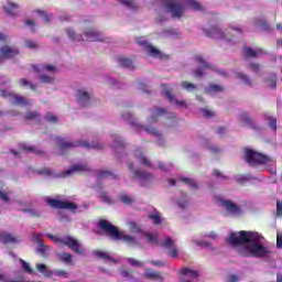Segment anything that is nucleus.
I'll list each match as a JSON object with an SVG mask.
<instances>
[{"label": "nucleus", "instance_id": "1", "mask_svg": "<svg viewBox=\"0 0 282 282\" xmlns=\"http://www.w3.org/2000/svg\"><path fill=\"white\" fill-rule=\"evenodd\" d=\"M227 243L236 249L240 257L263 259L268 257V248L261 241V235L254 231H231L226 239Z\"/></svg>", "mask_w": 282, "mask_h": 282}, {"label": "nucleus", "instance_id": "2", "mask_svg": "<svg viewBox=\"0 0 282 282\" xmlns=\"http://www.w3.org/2000/svg\"><path fill=\"white\" fill-rule=\"evenodd\" d=\"M164 3L165 10L170 12L173 19L184 17V12L192 8V10H202V4L196 0H154Z\"/></svg>", "mask_w": 282, "mask_h": 282}, {"label": "nucleus", "instance_id": "3", "mask_svg": "<svg viewBox=\"0 0 282 282\" xmlns=\"http://www.w3.org/2000/svg\"><path fill=\"white\" fill-rule=\"evenodd\" d=\"M80 28L84 29L83 34L76 32V30L69 28L66 29V34L73 43H83L85 41H102V34L98 32L96 29L89 26V23L87 21H83Z\"/></svg>", "mask_w": 282, "mask_h": 282}, {"label": "nucleus", "instance_id": "4", "mask_svg": "<svg viewBox=\"0 0 282 282\" xmlns=\"http://www.w3.org/2000/svg\"><path fill=\"white\" fill-rule=\"evenodd\" d=\"M206 34L210 36V39L223 41L226 45H232L241 39V28L231 26L230 29L224 30L220 26H213Z\"/></svg>", "mask_w": 282, "mask_h": 282}, {"label": "nucleus", "instance_id": "5", "mask_svg": "<svg viewBox=\"0 0 282 282\" xmlns=\"http://www.w3.org/2000/svg\"><path fill=\"white\" fill-rule=\"evenodd\" d=\"M98 227L116 241L121 240V241H124V243H133L134 246L138 243V240L135 239V237L120 232L118 230V227L113 226L109 220H105V219L99 220Z\"/></svg>", "mask_w": 282, "mask_h": 282}, {"label": "nucleus", "instance_id": "6", "mask_svg": "<svg viewBox=\"0 0 282 282\" xmlns=\"http://www.w3.org/2000/svg\"><path fill=\"white\" fill-rule=\"evenodd\" d=\"M121 118L123 120H129L130 124H132V127H135L137 129H139V131H145L150 135L155 137L156 144H159V147H164V135H162V132L158 131V129H155L153 127H144V126L138 123V121L133 120V115H131V112H123L121 115Z\"/></svg>", "mask_w": 282, "mask_h": 282}, {"label": "nucleus", "instance_id": "7", "mask_svg": "<svg viewBox=\"0 0 282 282\" xmlns=\"http://www.w3.org/2000/svg\"><path fill=\"white\" fill-rule=\"evenodd\" d=\"M144 237L148 239L149 243L152 246H163V248H166V250H170V257L172 259H176L178 257L180 251H177V248L175 247V242L171 237H166L163 242H160V238L155 234H144Z\"/></svg>", "mask_w": 282, "mask_h": 282}, {"label": "nucleus", "instance_id": "8", "mask_svg": "<svg viewBox=\"0 0 282 282\" xmlns=\"http://www.w3.org/2000/svg\"><path fill=\"white\" fill-rule=\"evenodd\" d=\"M47 238L51 239V241H54L57 246H61V247L66 246L67 248H69V250H72L76 254L84 253L83 250H80V242H78V240H76V238L72 236L56 237V236H52V234H48Z\"/></svg>", "mask_w": 282, "mask_h": 282}, {"label": "nucleus", "instance_id": "9", "mask_svg": "<svg viewBox=\"0 0 282 282\" xmlns=\"http://www.w3.org/2000/svg\"><path fill=\"white\" fill-rule=\"evenodd\" d=\"M33 69L39 73V78L42 80V83H45L46 85H54L55 79L48 74H56V66L45 64L40 67L33 66Z\"/></svg>", "mask_w": 282, "mask_h": 282}, {"label": "nucleus", "instance_id": "10", "mask_svg": "<svg viewBox=\"0 0 282 282\" xmlns=\"http://www.w3.org/2000/svg\"><path fill=\"white\" fill-rule=\"evenodd\" d=\"M245 160L249 166H257L259 164H269L270 159L265 154H261L252 149L245 150Z\"/></svg>", "mask_w": 282, "mask_h": 282}, {"label": "nucleus", "instance_id": "11", "mask_svg": "<svg viewBox=\"0 0 282 282\" xmlns=\"http://www.w3.org/2000/svg\"><path fill=\"white\" fill-rule=\"evenodd\" d=\"M55 142L59 147L61 151H69V149H74V147H83L84 149H101L100 145L89 144L87 141L72 143L61 137H55Z\"/></svg>", "mask_w": 282, "mask_h": 282}, {"label": "nucleus", "instance_id": "12", "mask_svg": "<svg viewBox=\"0 0 282 282\" xmlns=\"http://www.w3.org/2000/svg\"><path fill=\"white\" fill-rule=\"evenodd\" d=\"M0 94H1L2 98H6L12 105H18L19 107H30V105H32V102L30 100H28V98H25L21 95L11 93L9 90L2 89L0 91Z\"/></svg>", "mask_w": 282, "mask_h": 282}, {"label": "nucleus", "instance_id": "13", "mask_svg": "<svg viewBox=\"0 0 282 282\" xmlns=\"http://www.w3.org/2000/svg\"><path fill=\"white\" fill-rule=\"evenodd\" d=\"M158 118H166L167 120H175V113L166 111L163 108H153L151 110V117L148 119V122H158Z\"/></svg>", "mask_w": 282, "mask_h": 282}, {"label": "nucleus", "instance_id": "14", "mask_svg": "<svg viewBox=\"0 0 282 282\" xmlns=\"http://www.w3.org/2000/svg\"><path fill=\"white\" fill-rule=\"evenodd\" d=\"M46 203L52 208H58L59 210H76L77 208L76 204L72 202H63L54 198H47Z\"/></svg>", "mask_w": 282, "mask_h": 282}, {"label": "nucleus", "instance_id": "15", "mask_svg": "<svg viewBox=\"0 0 282 282\" xmlns=\"http://www.w3.org/2000/svg\"><path fill=\"white\" fill-rule=\"evenodd\" d=\"M217 202H218L219 206H223V208L228 210L230 213V215L238 216L241 214V208L239 206L235 205V203H232V200L217 197Z\"/></svg>", "mask_w": 282, "mask_h": 282}, {"label": "nucleus", "instance_id": "16", "mask_svg": "<svg viewBox=\"0 0 282 282\" xmlns=\"http://www.w3.org/2000/svg\"><path fill=\"white\" fill-rule=\"evenodd\" d=\"M128 169L133 173L134 180H139V182H149L151 181V173L140 170V169H134L133 163H128Z\"/></svg>", "mask_w": 282, "mask_h": 282}, {"label": "nucleus", "instance_id": "17", "mask_svg": "<svg viewBox=\"0 0 282 282\" xmlns=\"http://www.w3.org/2000/svg\"><path fill=\"white\" fill-rule=\"evenodd\" d=\"M162 91H163L165 98H167V100H170V102H174V105H176V107H180L181 109H186V107H188V105H186V101L177 100L175 98V96H173V94H171V88L169 87V85L163 84Z\"/></svg>", "mask_w": 282, "mask_h": 282}, {"label": "nucleus", "instance_id": "18", "mask_svg": "<svg viewBox=\"0 0 282 282\" xmlns=\"http://www.w3.org/2000/svg\"><path fill=\"white\" fill-rule=\"evenodd\" d=\"M196 61L199 65V67L194 72V76L196 78H202L204 74H206V69H213V66L208 64V62L205 61V58L202 55L196 56Z\"/></svg>", "mask_w": 282, "mask_h": 282}, {"label": "nucleus", "instance_id": "19", "mask_svg": "<svg viewBox=\"0 0 282 282\" xmlns=\"http://www.w3.org/2000/svg\"><path fill=\"white\" fill-rule=\"evenodd\" d=\"M138 43L141 47L145 48L149 56H152L153 58H162V52L149 44V42L144 41V39L138 40Z\"/></svg>", "mask_w": 282, "mask_h": 282}, {"label": "nucleus", "instance_id": "20", "mask_svg": "<svg viewBox=\"0 0 282 282\" xmlns=\"http://www.w3.org/2000/svg\"><path fill=\"white\" fill-rule=\"evenodd\" d=\"M18 54L19 48L15 46L4 45L0 48V63L3 62V58H14Z\"/></svg>", "mask_w": 282, "mask_h": 282}, {"label": "nucleus", "instance_id": "21", "mask_svg": "<svg viewBox=\"0 0 282 282\" xmlns=\"http://www.w3.org/2000/svg\"><path fill=\"white\" fill-rule=\"evenodd\" d=\"M199 273L195 270L185 268L181 270V282H197Z\"/></svg>", "mask_w": 282, "mask_h": 282}, {"label": "nucleus", "instance_id": "22", "mask_svg": "<svg viewBox=\"0 0 282 282\" xmlns=\"http://www.w3.org/2000/svg\"><path fill=\"white\" fill-rule=\"evenodd\" d=\"M42 235L41 234H35L33 236V240L37 243L39 248L35 250L37 254H41L42 257H46L47 252L52 250L50 246H46L43 243V239H41Z\"/></svg>", "mask_w": 282, "mask_h": 282}, {"label": "nucleus", "instance_id": "23", "mask_svg": "<svg viewBox=\"0 0 282 282\" xmlns=\"http://www.w3.org/2000/svg\"><path fill=\"white\" fill-rule=\"evenodd\" d=\"M85 171H89V166H87V164H74L70 169L62 172L61 177H69V175H74V173H83Z\"/></svg>", "mask_w": 282, "mask_h": 282}, {"label": "nucleus", "instance_id": "24", "mask_svg": "<svg viewBox=\"0 0 282 282\" xmlns=\"http://www.w3.org/2000/svg\"><path fill=\"white\" fill-rule=\"evenodd\" d=\"M77 102L80 107H89V100H91V95L85 90V88L77 90Z\"/></svg>", "mask_w": 282, "mask_h": 282}, {"label": "nucleus", "instance_id": "25", "mask_svg": "<svg viewBox=\"0 0 282 282\" xmlns=\"http://www.w3.org/2000/svg\"><path fill=\"white\" fill-rule=\"evenodd\" d=\"M93 254H95L97 259H101V261H105V263H108V265H116L120 263V260H116L111 258V256H109V253L105 251H94Z\"/></svg>", "mask_w": 282, "mask_h": 282}, {"label": "nucleus", "instance_id": "26", "mask_svg": "<svg viewBox=\"0 0 282 282\" xmlns=\"http://www.w3.org/2000/svg\"><path fill=\"white\" fill-rule=\"evenodd\" d=\"M112 141H113V150L116 153H122L124 151V147H127V143L124 142V139L118 134H112Z\"/></svg>", "mask_w": 282, "mask_h": 282}, {"label": "nucleus", "instance_id": "27", "mask_svg": "<svg viewBox=\"0 0 282 282\" xmlns=\"http://www.w3.org/2000/svg\"><path fill=\"white\" fill-rule=\"evenodd\" d=\"M143 276L150 281L164 282V275L159 271H153V269H145Z\"/></svg>", "mask_w": 282, "mask_h": 282}, {"label": "nucleus", "instance_id": "28", "mask_svg": "<svg viewBox=\"0 0 282 282\" xmlns=\"http://www.w3.org/2000/svg\"><path fill=\"white\" fill-rule=\"evenodd\" d=\"M3 8L7 14H10V17H17V13L19 12V4L12 2V0H7V3L3 6Z\"/></svg>", "mask_w": 282, "mask_h": 282}, {"label": "nucleus", "instance_id": "29", "mask_svg": "<svg viewBox=\"0 0 282 282\" xmlns=\"http://www.w3.org/2000/svg\"><path fill=\"white\" fill-rule=\"evenodd\" d=\"M97 181L100 182L101 180H117V175L113 172L107 170H98L96 172Z\"/></svg>", "mask_w": 282, "mask_h": 282}, {"label": "nucleus", "instance_id": "30", "mask_svg": "<svg viewBox=\"0 0 282 282\" xmlns=\"http://www.w3.org/2000/svg\"><path fill=\"white\" fill-rule=\"evenodd\" d=\"M134 158H137V160H139V162H141V164H143L144 166H150L152 167L153 165L151 164V161H149L145 156H144V151H142V148L135 149L133 152Z\"/></svg>", "mask_w": 282, "mask_h": 282}, {"label": "nucleus", "instance_id": "31", "mask_svg": "<svg viewBox=\"0 0 282 282\" xmlns=\"http://www.w3.org/2000/svg\"><path fill=\"white\" fill-rule=\"evenodd\" d=\"M243 52L248 58H259V56H261V54H265V51H263L261 48H258L254 51L252 47H248V46H246L243 48Z\"/></svg>", "mask_w": 282, "mask_h": 282}, {"label": "nucleus", "instance_id": "32", "mask_svg": "<svg viewBox=\"0 0 282 282\" xmlns=\"http://www.w3.org/2000/svg\"><path fill=\"white\" fill-rule=\"evenodd\" d=\"M224 91V88L220 85L210 84L205 88V93L208 94V96H217V94H221Z\"/></svg>", "mask_w": 282, "mask_h": 282}, {"label": "nucleus", "instance_id": "33", "mask_svg": "<svg viewBox=\"0 0 282 282\" xmlns=\"http://www.w3.org/2000/svg\"><path fill=\"white\" fill-rule=\"evenodd\" d=\"M0 241L2 243H17L19 241L17 237L12 236V234H8L6 231L0 232Z\"/></svg>", "mask_w": 282, "mask_h": 282}, {"label": "nucleus", "instance_id": "34", "mask_svg": "<svg viewBox=\"0 0 282 282\" xmlns=\"http://www.w3.org/2000/svg\"><path fill=\"white\" fill-rule=\"evenodd\" d=\"M57 257L62 263H65L66 265H74V257L70 253L59 252L57 253Z\"/></svg>", "mask_w": 282, "mask_h": 282}, {"label": "nucleus", "instance_id": "35", "mask_svg": "<svg viewBox=\"0 0 282 282\" xmlns=\"http://www.w3.org/2000/svg\"><path fill=\"white\" fill-rule=\"evenodd\" d=\"M20 149L22 151H24V153H35V155H43V151H41L37 148H34L32 145H28L25 143H21Z\"/></svg>", "mask_w": 282, "mask_h": 282}, {"label": "nucleus", "instance_id": "36", "mask_svg": "<svg viewBox=\"0 0 282 282\" xmlns=\"http://www.w3.org/2000/svg\"><path fill=\"white\" fill-rule=\"evenodd\" d=\"M177 208L182 210L188 206V196L185 193H181L178 199L176 200Z\"/></svg>", "mask_w": 282, "mask_h": 282}, {"label": "nucleus", "instance_id": "37", "mask_svg": "<svg viewBox=\"0 0 282 282\" xmlns=\"http://www.w3.org/2000/svg\"><path fill=\"white\" fill-rule=\"evenodd\" d=\"M118 63L120 67H124L126 69H135V66L133 65V62L130 58L119 57Z\"/></svg>", "mask_w": 282, "mask_h": 282}, {"label": "nucleus", "instance_id": "38", "mask_svg": "<svg viewBox=\"0 0 282 282\" xmlns=\"http://www.w3.org/2000/svg\"><path fill=\"white\" fill-rule=\"evenodd\" d=\"M236 78H238V80H241V83H243V85H247V87H252V79H250V77L245 73H236Z\"/></svg>", "mask_w": 282, "mask_h": 282}, {"label": "nucleus", "instance_id": "39", "mask_svg": "<svg viewBox=\"0 0 282 282\" xmlns=\"http://www.w3.org/2000/svg\"><path fill=\"white\" fill-rule=\"evenodd\" d=\"M119 200L121 204H124L126 206H131L134 202L133 197L127 193H121L119 196Z\"/></svg>", "mask_w": 282, "mask_h": 282}, {"label": "nucleus", "instance_id": "40", "mask_svg": "<svg viewBox=\"0 0 282 282\" xmlns=\"http://www.w3.org/2000/svg\"><path fill=\"white\" fill-rule=\"evenodd\" d=\"M234 180L238 182V184H246V182H250L252 180V175L250 174H236Z\"/></svg>", "mask_w": 282, "mask_h": 282}, {"label": "nucleus", "instance_id": "41", "mask_svg": "<svg viewBox=\"0 0 282 282\" xmlns=\"http://www.w3.org/2000/svg\"><path fill=\"white\" fill-rule=\"evenodd\" d=\"M128 226L130 232H132L133 235H142V228H140V225H138V223L130 220L128 223Z\"/></svg>", "mask_w": 282, "mask_h": 282}, {"label": "nucleus", "instance_id": "42", "mask_svg": "<svg viewBox=\"0 0 282 282\" xmlns=\"http://www.w3.org/2000/svg\"><path fill=\"white\" fill-rule=\"evenodd\" d=\"M178 182H182L186 186H189V188H197V182L193 178L181 176L178 177Z\"/></svg>", "mask_w": 282, "mask_h": 282}, {"label": "nucleus", "instance_id": "43", "mask_svg": "<svg viewBox=\"0 0 282 282\" xmlns=\"http://www.w3.org/2000/svg\"><path fill=\"white\" fill-rule=\"evenodd\" d=\"M265 84L270 89H276V74L269 75V78H265Z\"/></svg>", "mask_w": 282, "mask_h": 282}, {"label": "nucleus", "instance_id": "44", "mask_svg": "<svg viewBox=\"0 0 282 282\" xmlns=\"http://www.w3.org/2000/svg\"><path fill=\"white\" fill-rule=\"evenodd\" d=\"M163 36H170V39H180V33L175 29H167L163 32Z\"/></svg>", "mask_w": 282, "mask_h": 282}, {"label": "nucleus", "instance_id": "45", "mask_svg": "<svg viewBox=\"0 0 282 282\" xmlns=\"http://www.w3.org/2000/svg\"><path fill=\"white\" fill-rule=\"evenodd\" d=\"M181 87L185 89V91H189V93L195 91V89H197V85L188 82L181 83Z\"/></svg>", "mask_w": 282, "mask_h": 282}, {"label": "nucleus", "instance_id": "46", "mask_svg": "<svg viewBox=\"0 0 282 282\" xmlns=\"http://www.w3.org/2000/svg\"><path fill=\"white\" fill-rule=\"evenodd\" d=\"M265 121L268 122L271 131H273V133H276V118H274V117H267Z\"/></svg>", "mask_w": 282, "mask_h": 282}, {"label": "nucleus", "instance_id": "47", "mask_svg": "<svg viewBox=\"0 0 282 282\" xmlns=\"http://www.w3.org/2000/svg\"><path fill=\"white\" fill-rule=\"evenodd\" d=\"M36 14H37V17L43 19V21H45V23H47V21H52V13H47L43 10H37Z\"/></svg>", "mask_w": 282, "mask_h": 282}, {"label": "nucleus", "instance_id": "48", "mask_svg": "<svg viewBox=\"0 0 282 282\" xmlns=\"http://www.w3.org/2000/svg\"><path fill=\"white\" fill-rule=\"evenodd\" d=\"M19 85H21L22 87H30L32 91H36V85L30 83V80L25 78L19 79Z\"/></svg>", "mask_w": 282, "mask_h": 282}, {"label": "nucleus", "instance_id": "49", "mask_svg": "<svg viewBox=\"0 0 282 282\" xmlns=\"http://www.w3.org/2000/svg\"><path fill=\"white\" fill-rule=\"evenodd\" d=\"M36 270L41 272L44 276H52V272L47 271V265L36 264Z\"/></svg>", "mask_w": 282, "mask_h": 282}, {"label": "nucleus", "instance_id": "50", "mask_svg": "<svg viewBox=\"0 0 282 282\" xmlns=\"http://www.w3.org/2000/svg\"><path fill=\"white\" fill-rule=\"evenodd\" d=\"M20 263L24 272H26V274H34V270L30 268V264L28 262H25L23 259H20Z\"/></svg>", "mask_w": 282, "mask_h": 282}, {"label": "nucleus", "instance_id": "51", "mask_svg": "<svg viewBox=\"0 0 282 282\" xmlns=\"http://www.w3.org/2000/svg\"><path fill=\"white\" fill-rule=\"evenodd\" d=\"M120 3L130 10H135V0H120Z\"/></svg>", "mask_w": 282, "mask_h": 282}, {"label": "nucleus", "instance_id": "52", "mask_svg": "<svg viewBox=\"0 0 282 282\" xmlns=\"http://www.w3.org/2000/svg\"><path fill=\"white\" fill-rule=\"evenodd\" d=\"M192 241L193 243H195L196 246H199L200 248H210V242L208 241H202V240H198L197 238H193Z\"/></svg>", "mask_w": 282, "mask_h": 282}, {"label": "nucleus", "instance_id": "53", "mask_svg": "<svg viewBox=\"0 0 282 282\" xmlns=\"http://www.w3.org/2000/svg\"><path fill=\"white\" fill-rule=\"evenodd\" d=\"M99 199L104 202V204H111V198L107 194V192H100L99 193Z\"/></svg>", "mask_w": 282, "mask_h": 282}, {"label": "nucleus", "instance_id": "54", "mask_svg": "<svg viewBox=\"0 0 282 282\" xmlns=\"http://www.w3.org/2000/svg\"><path fill=\"white\" fill-rule=\"evenodd\" d=\"M41 115H39V112L33 111V112H28L24 118L25 120H39Z\"/></svg>", "mask_w": 282, "mask_h": 282}, {"label": "nucleus", "instance_id": "55", "mask_svg": "<svg viewBox=\"0 0 282 282\" xmlns=\"http://www.w3.org/2000/svg\"><path fill=\"white\" fill-rule=\"evenodd\" d=\"M149 217L155 226H160V224H162V218L160 217V215L151 214Z\"/></svg>", "mask_w": 282, "mask_h": 282}, {"label": "nucleus", "instance_id": "56", "mask_svg": "<svg viewBox=\"0 0 282 282\" xmlns=\"http://www.w3.org/2000/svg\"><path fill=\"white\" fill-rule=\"evenodd\" d=\"M241 120L242 122H245V124H249V126L253 124L252 119H250V115H248V112H243L241 115Z\"/></svg>", "mask_w": 282, "mask_h": 282}, {"label": "nucleus", "instance_id": "57", "mask_svg": "<svg viewBox=\"0 0 282 282\" xmlns=\"http://www.w3.org/2000/svg\"><path fill=\"white\" fill-rule=\"evenodd\" d=\"M247 67L250 69V72H254V74L261 69V65L258 63H250Z\"/></svg>", "mask_w": 282, "mask_h": 282}, {"label": "nucleus", "instance_id": "58", "mask_svg": "<svg viewBox=\"0 0 282 282\" xmlns=\"http://www.w3.org/2000/svg\"><path fill=\"white\" fill-rule=\"evenodd\" d=\"M149 263L156 268H164V265H166V263L162 260H151Z\"/></svg>", "mask_w": 282, "mask_h": 282}, {"label": "nucleus", "instance_id": "59", "mask_svg": "<svg viewBox=\"0 0 282 282\" xmlns=\"http://www.w3.org/2000/svg\"><path fill=\"white\" fill-rule=\"evenodd\" d=\"M258 28H261V30H269V25L268 22H265L264 20H258L257 23Z\"/></svg>", "mask_w": 282, "mask_h": 282}, {"label": "nucleus", "instance_id": "60", "mask_svg": "<svg viewBox=\"0 0 282 282\" xmlns=\"http://www.w3.org/2000/svg\"><path fill=\"white\" fill-rule=\"evenodd\" d=\"M200 111L204 118H213V116H215V112L208 110V108H203Z\"/></svg>", "mask_w": 282, "mask_h": 282}, {"label": "nucleus", "instance_id": "61", "mask_svg": "<svg viewBox=\"0 0 282 282\" xmlns=\"http://www.w3.org/2000/svg\"><path fill=\"white\" fill-rule=\"evenodd\" d=\"M52 274H55V276H64L65 279H67L69 276V273H67L66 271H63V270L54 271Z\"/></svg>", "mask_w": 282, "mask_h": 282}, {"label": "nucleus", "instance_id": "62", "mask_svg": "<svg viewBox=\"0 0 282 282\" xmlns=\"http://www.w3.org/2000/svg\"><path fill=\"white\" fill-rule=\"evenodd\" d=\"M127 262L130 263V265H133V267H140V265H142V262H140V261H138V260H135V259H133V258H128V259H127Z\"/></svg>", "mask_w": 282, "mask_h": 282}, {"label": "nucleus", "instance_id": "63", "mask_svg": "<svg viewBox=\"0 0 282 282\" xmlns=\"http://www.w3.org/2000/svg\"><path fill=\"white\" fill-rule=\"evenodd\" d=\"M241 281V278L239 275L231 274L227 278L226 282H239Z\"/></svg>", "mask_w": 282, "mask_h": 282}, {"label": "nucleus", "instance_id": "64", "mask_svg": "<svg viewBox=\"0 0 282 282\" xmlns=\"http://www.w3.org/2000/svg\"><path fill=\"white\" fill-rule=\"evenodd\" d=\"M276 247L282 248V234H278L276 236Z\"/></svg>", "mask_w": 282, "mask_h": 282}]
</instances>
